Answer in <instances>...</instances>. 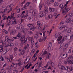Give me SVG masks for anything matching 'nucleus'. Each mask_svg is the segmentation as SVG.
Instances as JSON below:
<instances>
[{"label": "nucleus", "instance_id": "8fccbe9b", "mask_svg": "<svg viewBox=\"0 0 73 73\" xmlns=\"http://www.w3.org/2000/svg\"><path fill=\"white\" fill-rule=\"evenodd\" d=\"M20 60H21L20 59H19V61L20 62H19V66H20L21 65V61Z\"/></svg>", "mask_w": 73, "mask_h": 73}, {"label": "nucleus", "instance_id": "603ef678", "mask_svg": "<svg viewBox=\"0 0 73 73\" xmlns=\"http://www.w3.org/2000/svg\"><path fill=\"white\" fill-rule=\"evenodd\" d=\"M63 28H64V27L63 26H62L59 29L60 30H61V29H62Z\"/></svg>", "mask_w": 73, "mask_h": 73}, {"label": "nucleus", "instance_id": "20e7f679", "mask_svg": "<svg viewBox=\"0 0 73 73\" xmlns=\"http://www.w3.org/2000/svg\"><path fill=\"white\" fill-rule=\"evenodd\" d=\"M63 46H64V43H62L60 44V48L59 49V51L61 50L62 49V48L63 47Z\"/></svg>", "mask_w": 73, "mask_h": 73}, {"label": "nucleus", "instance_id": "39448f33", "mask_svg": "<svg viewBox=\"0 0 73 73\" xmlns=\"http://www.w3.org/2000/svg\"><path fill=\"white\" fill-rule=\"evenodd\" d=\"M52 46V43L51 42H50V44H49L48 45V47H47V49L48 50H50L51 49V47Z\"/></svg>", "mask_w": 73, "mask_h": 73}, {"label": "nucleus", "instance_id": "a211bd4d", "mask_svg": "<svg viewBox=\"0 0 73 73\" xmlns=\"http://www.w3.org/2000/svg\"><path fill=\"white\" fill-rule=\"evenodd\" d=\"M28 14L27 13L25 15H24L23 16H22V18H25V17H28Z\"/></svg>", "mask_w": 73, "mask_h": 73}, {"label": "nucleus", "instance_id": "9b49d317", "mask_svg": "<svg viewBox=\"0 0 73 73\" xmlns=\"http://www.w3.org/2000/svg\"><path fill=\"white\" fill-rule=\"evenodd\" d=\"M69 36H65L63 37V39H62V41H65V40H67L68 38V37Z\"/></svg>", "mask_w": 73, "mask_h": 73}, {"label": "nucleus", "instance_id": "4c0bfd02", "mask_svg": "<svg viewBox=\"0 0 73 73\" xmlns=\"http://www.w3.org/2000/svg\"><path fill=\"white\" fill-rule=\"evenodd\" d=\"M54 5L55 6H58V3L57 2H55L54 3Z\"/></svg>", "mask_w": 73, "mask_h": 73}, {"label": "nucleus", "instance_id": "6e6552de", "mask_svg": "<svg viewBox=\"0 0 73 73\" xmlns=\"http://www.w3.org/2000/svg\"><path fill=\"white\" fill-rule=\"evenodd\" d=\"M35 46L36 47V49H37L38 47L39 46V45H38V42L37 41L35 44Z\"/></svg>", "mask_w": 73, "mask_h": 73}, {"label": "nucleus", "instance_id": "09e8293b", "mask_svg": "<svg viewBox=\"0 0 73 73\" xmlns=\"http://www.w3.org/2000/svg\"><path fill=\"white\" fill-rule=\"evenodd\" d=\"M42 13L43 14V16H46V13L45 12H42Z\"/></svg>", "mask_w": 73, "mask_h": 73}, {"label": "nucleus", "instance_id": "f257e3e1", "mask_svg": "<svg viewBox=\"0 0 73 73\" xmlns=\"http://www.w3.org/2000/svg\"><path fill=\"white\" fill-rule=\"evenodd\" d=\"M27 40V38H25V36L24 35L21 38H20V41H21V43H22L20 45L21 47L24 46V45L26 44V42Z\"/></svg>", "mask_w": 73, "mask_h": 73}, {"label": "nucleus", "instance_id": "a18cd8bd", "mask_svg": "<svg viewBox=\"0 0 73 73\" xmlns=\"http://www.w3.org/2000/svg\"><path fill=\"white\" fill-rule=\"evenodd\" d=\"M1 61H4V58L3 57H2V56H1Z\"/></svg>", "mask_w": 73, "mask_h": 73}, {"label": "nucleus", "instance_id": "7ed1b4c3", "mask_svg": "<svg viewBox=\"0 0 73 73\" xmlns=\"http://www.w3.org/2000/svg\"><path fill=\"white\" fill-rule=\"evenodd\" d=\"M19 29L20 30H21V32H24V30H23L24 28V26H22V25H20V24H21V23H19Z\"/></svg>", "mask_w": 73, "mask_h": 73}, {"label": "nucleus", "instance_id": "2eb2a0df", "mask_svg": "<svg viewBox=\"0 0 73 73\" xmlns=\"http://www.w3.org/2000/svg\"><path fill=\"white\" fill-rule=\"evenodd\" d=\"M25 13V11H24L23 12H22L21 15H19V17H21V16L22 17V16H23V15H24V14H23V13Z\"/></svg>", "mask_w": 73, "mask_h": 73}, {"label": "nucleus", "instance_id": "6ab92c4d", "mask_svg": "<svg viewBox=\"0 0 73 73\" xmlns=\"http://www.w3.org/2000/svg\"><path fill=\"white\" fill-rule=\"evenodd\" d=\"M13 39H8L7 40V42L9 43L12 42H13Z\"/></svg>", "mask_w": 73, "mask_h": 73}, {"label": "nucleus", "instance_id": "1a4fd4ad", "mask_svg": "<svg viewBox=\"0 0 73 73\" xmlns=\"http://www.w3.org/2000/svg\"><path fill=\"white\" fill-rule=\"evenodd\" d=\"M73 60H68V64H73Z\"/></svg>", "mask_w": 73, "mask_h": 73}, {"label": "nucleus", "instance_id": "f8f14e48", "mask_svg": "<svg viewBox=\"0 0 73 73\" xmlns=\"http://www.w3.org/2000/svg\"><path fill=\"white\" fill-rule=\"evenodd\" d=\"M73 56L72 55H70L69 56L68 58L67 59V61H69L70 60V59L71 58H73Z\"/></svg>", "mask_w": 73, "mask_h": 73}, {"label": "nucleus", "instance_id": "69168bd1", "mask_svg": "<svg viewBox=\"0 0 73 73\" xmlns=\"http://www.w3.org/2000/svg\"><path fill=\"white\" fill-rule=\"evenodd\" d=\"M13 70L14 71H16V67H14V68H13Z\"/></svg>", "mask_w": 73, "mask_h": 73}, {"label": "nucleus", "instance_id": "3c124183", "mask_svg": "<svg viewBox=\"0 0 73 73\" xmlns=\"http://www.w3.org/2000/svg\"><path fill=\"white\" fill-rule=\"evenodd\" d=\"M15 33H16V31L15 30H13L12 31V34L13 35H14Z\"/></svg>", "mask_w": 73, "mask_h": 73}, {"label": "nucleus", "instance_id": "de8ad7c7", "mask_svg": "<svg viewBox=\"0 0 73 73\" xmlns=\"http://www.w3.org/2000/svg\"><path fill=\"white\" fill-rule=\"evenodd\" d=\"M24 7H23L22 9L21 10H24V8H25V9H27V7L26 5H25L24 6Z\"/></svg>", "mask_w": 73, "mask_h": 73}, {"label": "nucleus", "instance_id": "c03bdc74", "mask_svg": "<svg viewBox=\"0 0 73 73\" xmlns=\"http://www.w3.org/2000/svg\"><path fill=\"white\" fill-rule=\"evenodd\" d=\"M29 39V41H32V40H33V37H32V38H28Z\"/></svg>", "mask_w": 73, "mask_h": 73}, {"label": "nucleus", "instance_id": "c756f323", "mask_svg": "<svg viewBox=\"0 0 73 73\" xmlns=\"http://www.w3.org/2000/svg\"><path fill=\"white\" fill-rule=\"evenodd\" d=\"M61 38H62V36H59L58 38V41H61Z\"/></svg>", "mask_w": 73, "mask_h": 73}, {"label": "nucleus", "instance_id": "4d7b16f0", "mask_svg": "<svg viewBox=\"0 0 73 73\" xmlns=\"http://www.w3.org/2000/svg\"><path fill=\"white\" fill-rule=\"evenodd\" d=\"M48 17L49 19H51V18H52V15H48Z\"/></svg>", "mask_w": 73, "mask_h": 73}, {"label": "nucleus", "instance_id": "13d9d810", "mask_svg": "<svg viewBox=\"0 0 73 73\" xmlns=\"http://www.w3.org/2000/svg\"><path fill=\"white\" fill-rule=\"evenodd\" d=\"M10 58L11 60V61H12V59H13V55H10Z\"/></svg>", "mask_w": 73, "mask_h": 73}, {"label": "nucleus", "instance_id": "2f4dec72", "mask_svg": "<svg viewBox=\"0 0 73 73\" xmlns=\"http://www.w3.org/2000/svg\"><path fill=\"white\" fill-rule=\"evenodd\" d=\"M37 56V53H35L34 55L32 57V59H34L35 58V57L36 56Z\"/></svg>", "mask_w": 73, "mask_h": 73}, {"label": "nucleus", "instance_id": "0e129e2a", "mask_svg": "<svg viewBox=\"0 0 73 73\" xmlns=\"http://www.w3.org/2000/svg\"><path fill=\"white\" fill-rule=\"evenodd\" d=\"M61 32H59L58 33V36H61Z\"/></svg>", "mask_w": 73, "mask_h": 73}, {"label": "nucleus", "instance_id": "6e6d98bb", "mask_svg": "<svg viewBox=\"0 0 73 73\" xmlns=\"http://www.w3.org/2000/svg\"><path fill=\"white\" fill-rule=\"evenodd\" d=\"M49 63L48 62L46 65L45 66H44L43 68H47L48 67V64Z\"/></svg>", "mask_w": 73, "mask_h": 73}, {"label": "nucleus", "instance_id": "b1692460", "mask_svg": "<svg viewBox=\"0 0 73 73\" xmlns=\"http://www.w3.org/2000/svg\"><path fill=\"white\" fill-rule=\"evenodd\" d=\"M37 25H38L39 26H41V23H40V22L39 21H38L37 22Z\"/></svg>", "mask_w": 73, "mask_h": 73}, {"label": "nucleus", "instance_id": "f704fd0d", "mask_svg": "<svg viewBox=\"0 0 73 73\" xmlns=\"http://www.w3.org/2000/svg\"><path fill=\"white\" fill-rule=\"evenodd\" d=\"M71 21V19H68L67 21H66V23H69V22H70Z\"/></svg>", "mask_w": 73, "mask_h": 73}, {"label": "nucleus", "instance_id": "4468645a", "mask_svg": "<svg viewBox=\"0 0 73 73\" xmlns=\"http://www.w3.org/2000/svg\"><path fill=\"white\" fill-rule=\"evenodd\" d=\"M0 48H1V49L0 50V52H2L4 49V47H3V46L1 45L0 46Z\"/></svg>", "mask_w": 73, "mask_h": 73}, {"label": "nucleus", "instance_id": "680f3d73", "mask_svg": "<svg viewBox=\"0 0 73 73\" xmlns=\"http://www.w3.org/2000/svg\"><path fill=\"white\" fill-rule=\"evenodd\" d=\"M19 38H20L21 37V33L19 32Z\"/></svg>", "mask_w": 73, "mask_h": 73}, {"label": "nucleus", "instance_id": "bb28decb", "mask_svg": "<svg viewBox=\"0 0 73 73\" xmlns=\"http://www.w3.org/2000/svg\"><path fill=\"white\" fill-rule=\"evenodd\" d=\"M69 69V67L68 66H65L64 67V70H68Z\"/></svg>", "mask_w": 73, "mask_h": 73}, {"label": "nucleus", "instance_id": "0eeeda50", "mask_svg": "<svg viewBox=\"0 0 73 73\" xmlns=\"http://www.w3.org/2000/svg\"><path fill=\"white\" fill-rule=\"evenodd\" d=\"M59 68L60 69H62V70H65V67L62 66L61 65H60L59 66Z\"/></svg>", "mask_w": 73, "mask_h": 73}, {"label": "nucleus", "instance_id": "a19ab883", "mask_svg": "<svg viewBox=\"0 0 73 73\" xmlns=\"http://www.w3.org/2000/svg\"><path fill=\"white\" fill-rule=\"evenodd\" d=\"M7 8L8 9H10L9 12H11V11L12 10V8H11V7H10V6H9V7H7Z\"/></svg>", "mask_w": 73, "mask_h": 73}, {"label": "nucleus", "instance_id": "338daca9", "mask_svg": "<svg viewBox=\"0 0 73 73\" xmlns=\"http://www.w3.org/2000/svg\"><path fill=\"white\" fill-rule=\"evenodd\" d=\"M67 48H66V47H64V48H63V51L64 52V51H65V50H66V49H67Z\"/></svg>", "mask_w": 73, "mask_h": 73}, {"label": "nucleus", "instance_id": "aec40b11", "mask_svg": "<svg viewBox=\"0 0 73 73\" xmlns=\"http://www.w3.org/2000/svg\"><path fill=\"white\" fill-rule=\"evenodd\" d=\"M45 9H44V13H48V8L47 7H46Z\"/></svg>", "mask_w": 73, "mask_h": 73}, {"label": "nucleus", "instance_id": "f3484780", "mask_svg": "<svg viewBox=\"0 0 73 73\" xmlns=\"http://www.w3.org/2000/svg\"><path fill=\"white\" fill-rule=\"evenodd\" d=\"M59 7L60 8H61V9H64V8L65 7L63 6V5H62V4H60V5H59Z\"/></svg>", "mask_w": 73, "mask_h": 73}, {"label": "nucleus", "instance_id": "052dcab7", "mask_svg": "<svg viewBox=\"0 0 73 73\" xmlns=\"http://www.w3.org/2000/svg\"><path fill=\"white\" fill-rule=\"evenodd\" d=\"M68 60H65L64 62V64H68Z\"/></svg>", "mask_w": 73, "mask_h": 73}, {"label": "nucleus", "instance_id": "9d476101", "mask_svg": "<svg viewBox=\"0 0 73 73\" xmlns=\"http://www.w3.org/2000/svg\"><path fill=\"white\" fill-rule=\"evenodd\" d=\"M32 15L33 16H35L37 14L35 12V10H33V11L32 12Z\"/></svg>", "mask_w": 73, "mask_h": 73}, {"label": "nucleus", "instance_id": "412c9836", "mask_svg": "<svg viewBox=\"0 0 73 73\" xmlns=\"http://www.w3.org/2000/svg\"><path fill=\"white\" fill-rule=\"evenodd\" d=\"M9 51V50L7 49H5L3 51V53H4L5 54V53H7V52H8Z\"/></svg>", "mask_w": 73, "mask_h": 73}, {"label": "nucleus", "instance_id": "cd10ccee", "mask_svg": "<svg viewBox=\"0 0 73 73\" xmlns=\"http://www.w3.org/2000/svg\"><path fill=\"white\" fill-rule=\"evenodd\" d=\"M46 4L47 5H50V4H51L50 1L49 0L47 1L46 2Z\"/></svg>", "mask_w": 73, "mask_h": 73}, {"label": "nucleus", "instance_id": "c85d7f7f", "mask_svg": "<svg viewBox=\"0 0 73 73\" xmlns=\"http://www.w3.org/2000/svg\"><path fill=\"white\" fill-rule=\"evenodd\" d=\"M8 46H10L11 47V46H13V44L9 43L8 44Z\"/></svg>", "mask_w": 73, "mask_h": 73}, {"label": "nucleus", "instance_id": "5fc2aeb1", "mask_svg": "<svg viewBox=\"0 0 73 73\" xmlns=\"http://www.w3.org/2000/svg\"><path fill=\"white\" fill-rule=\"evenodd\" d=\"M64 47L68 48V44H66Z\"/></svg>", "mask_w": 73, "mask_h": 73}, {"label": "nucleus", "instance_id": "bf43d9fd", "mask_svg": "<svg viewBox=\"0 0 73 73\" xmlns=\"http://www.w3.org/2000/svg\"><path fill=\"white\" fill-rule=\"evenodd\" d=\"M14 16V14H13L10 17V19H12V18H13V17Z\"/></svg>", "mask_w": 73, "mask_h": 73}, {"label": "nucleus", "instance_id": "dca6fc26", "mask_svg": "<svg viewBox=\"0 0 73 73\" xmlns=\"http://www.w3.org/2000/svg\"><path fill=\"white\" fill-rule=\"evenodd\" d=\"M49 10L51 12H53L54 11V9L53 8H49Z\"/></svg>", "mask_w": 73, "mask_h": 73}, {"label": "nucleus", "instance_id": "79ce46f5", "mask_svg": "<svg viewBox=\"0 0 73 73\" xmlns=\"http://www.w3.org/2000/svg\"><path fill=\"white\" fill-rule=\"evenodd\" d=\"M35 37L36 38V39H37L38 38V35L37 34H36L35 35Z\"/></svg>", "mask_w": 73, "mask_h": 73}, {"label": "nucleus", "instance_id": "423d86ee", "mask_svg": "<svg viewBox=\"0 0 73 73\" xmlns=\"http://www.w3.org/2000/svg\"><path fill=\"white\" fill-rule=\"evenodd\" d=\"M29 44H27V45H26L23 48V50H25L26 49H27V48H28V47H29Z\"/></svg>", "mask_w": 73, "mask_h": 73}, {"label": "nucleus", "instance_id": "a878e982", "mask_svg": "<svg viewBox=\"0 0 73 73\" xmlns=\"http://www.w3.org/2000/svg\"><path fill=\"white\" fill-rule=\"evenodd\" d=\"M35 52L34 50H33L31 51V52L30 53V54L31 56H32V55H33V53H34V52Z\"/></svg>", "mask_w": 73, "mask_h": 73}, {"label": "nucleus", "instance_id": "774afa93", "mask_svg": "<svg viewBox=\"0 0 73 73\" xmlns=\"http://www.w3.org/2000/svg\"><path fill=\"white\" fill-rule=\"evenodd\" d=\"M17 50V48L16 47H15L14 49V52H15V51H16V50Z\"/></svg>", "mask_w": 73, "mask_h": 73}, {"label": "nucleus", "instance_id": "ddd939ff", "mask_svg": "<svg viewBox=\"0 0 73 73\" xmlns=\"http://www.w3.org/2000/svg\"><path fill=\"white\" fill-rule=\"evenodd\" d=\"M36 28V27H35L32 26L31 27V28L30 29L31 31H34L35 30V29Z\"/></svg>", "mask_w": 73, "mask_h": 73}, {"label": "nucleus", "instance_id": "7c9ffc66", "mask_svg": "<svg viewBox=\"0 0 73 73\" xmlns=\"http://www.w3.org/2000/svg\"><path fill=\"white\" fill-rule=\"evenodd\" d=\"M16 14L17 15V17H19V9L17 10V12H16Z\"/></svg>", "mask_w": 73, "mask_h": 73}, {"label": "nucleus", "instance_id": "72a5a7b5", "mask_svg": "<svg viewBox=\"0 0 73 73\" xmlns=\"http://www.w3.org/2000/svg\"><path fill=\"white\" fill-rule=\"evenodd\" d=\"M66 57L64 55V54L62 55V58H65Z\"/></svg>", "mask_w": 73, "mask_h": 73}, {"label": "nucleus", "instance_id": "e433bc0d", "mask_svg": "<svg viewBox=\"0 0 73 73\" xmlns=\"http://www.w3.org/2000/svg\"><path fill=\"white\" fill-rule=\"evenodd\" d=\"M29 20L30 21H31V22L33 21V19H32L31 17H29Z\"/></svg>", "mask_w": 73, "mask_h": 73}, {"label": "nucleus", "instance_id": "473e14b6", "mask_svg": "<svg viewBox=\"0 0 73 73\" xmlns=\"http://www.w3.org/2000/svg\"><path fill=\"white\" fill-rule=\"evenodd\" d=\"M42 4H41L39 5V9L40 10H41V8H42Z\"/></svg>", "mask_w": 73, "mask_h": 73}, {"label": "nucleus", "instance_id": "864d4df0", "mask_svg": "<svg viewBox=\"0 0 73 73\" xmlns=\"http://www.w3.org/2000/svg\"><path fill=\"white\" fill-rule=\"evenodd\" d=\"M25 50H23L21 52V55H23V54H24V53H25V51H24Z\"/></svg>", "mask_w": 73, "mask_h": 73}, {"label": "nucleus", "instance_id": "4be33fe9", "mask_svg": "<svg viewBox=\"0 0 73 73\" xmlns=\"http://www.w3.org/2000/svg\"><path fill=\"white\" fill-rule=\"evenodd\" d=\"M72 31V29L70 28L67 30V33H70Z\"/></svg>", "mask_w": 73, "mask_h": 73}, {"label": "nucleus", "instance_id": "ea45409f", "mask_svg": "<svg viewBox=\"0 0 73 73\" xmlns=\"http://www.w3.org/2000/svg\"><path fill=\"white\" fill-rule=\"evenodd\" d=\"M32 25H33V24H29L28 25H27V27H31V26H32Z\"/></svg>", "mask_w": 73, "mask_h": 73}, {"label": "nucleus", "instance_id": "58836bf2", "mask_svg": "<svg viewBox=\"0 0 73 73\" xmlns=\"http://www.w3.org/2000/svg\"><path fill=\"white\" fill-rule=\"evenodd\" d=\"M28 33L29 35H32L33 34V33L31 31H29Z\"/></svg>", "mask_w": 73, "mask_h": 73}, {"label": "nucleus", "instance_id": "5701e85b", "mask_svg": "<svg viewBox=\"0 0 73 73\" xmlns=\"http://www.w3.org/2000/svg\"><path fill=\"white\" fill-rule=\"evenodd\" d=\"M45 54H48V52H47V51L45 50L44 51V53L42 54L43 57H44V55H45Z\"/></svg>", "mask_w": 73, "mask_h": 73}, {"label": "nucleus", "instance_id": "f03ea898", "mask_svg": "<svg viewBox=\"0 0 73 73\" xmlns=\"http://www.w3.org/2000/svg\"><path fill=\"white\" fill-rule=\"evenodd\" d=\"M69 10H70V9L67 8V6H66L65 7L64 9L63 10L62 13H66L69 11Z\"/></svg>", "mask_w": 73, "mask_h": 73}, {"label": "nucleus", "instance_id": "393cba45", "mask_svg": "<svg viewBox=\"0 0 73 73\" xmlns=\"http://www.w3.org/2000/svg\"><path fill=\"white\" fill-rule=\"evenodd\" d=\"M31 43L32 45H34V44H35V41H34V39H33L31 40Z\"/></svg>", "mask_w": 73, "mask_h": 73}, {"label": "nucleus", "instance_id": "c9c22d12", "mask_svg": "<svg viewBox=\"0 0 73 73\" xmlns=\"http://www.w3.org/2000/svg\"><path fill=\"white\" fill-rule=\"evenodd\" d=\"M73 16V14L72 13H70L68 14V16H69L70 17H72Z\"/></svg>", "mask_w": 73, "mask_h": 73}, {"label": "nucleus", "instance_id": "37998d69", "mask_svg": "<svg viewBox=\"0 0 73 73\" xmlns=\"http://www.w3.org/2000/svg\"><path fill=\"white\" fill-rule=\"evenodd\" d=\"M50 64H51L52 66L53 67L54 66V63H53V62H51Z\"/></svg>", "mask_w": 73, "mask_h": 73}, {"label": "nucleus", "instance_id": "49530a36", "mask_svg": "<svg viewBox=\"0 0 73 73\" xmlns=\"http://www.w3.org/2000/svg\"><path fill=\"white\" fill-rule=\"evenodd\" d=\"M11 23H13V21H10L9 22V23H8V24L7 25V27H8V26H9V25H10V24H11Z\"/></svg>", "mask_w": 73, "mask_h": 73}, {"label": "nucleus", "instance_id": "e2e57ef3", "mask_svg": "<svg viewBox=\"0 0 73 73\" xmlns=\"http://www.w3.org/2000/svg\"><path fill=\"white\" fill-rule=\"evenodd\" d=\"M63 54H64V56H65L66 57H67V56H68L67 53H65Z\"/></svg>", "mask_w": 73, "mask_h": 73}]
</instances>
